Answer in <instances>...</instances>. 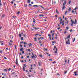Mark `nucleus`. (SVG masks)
Returning <instances> with one entry per match:
<instances>
[{
  "mask_svg": "<svg viewBox=\"0 0 78 78\" xmlns=\"http://www.w3.org/2000/svg\"><path fill=\"white\" fill-rule=\"evenodd\" d=\"M23 48H21L20 49V51H23Z\"/></svg>",
  "mask_w": 78,
  "mask_h": 78,
  "instance_id": "aec40b11",
  "label": "nucleus"
},
{
  "mask_svg": "<svg viewBox=\"0 0 78 78\" xmlns=\"http://www.w3.org/2000/svg\"><path fill=\"white\" fill-rule=\"evenodd\" d=\"M32 6V5H31V4H30L29 5V6Z\"/></svg>",
  "mask_w": 78,
  "mask_h": 78,
  "instance_id": "c756f323",
  "label": "nucleus"
},
{
  "mask_svg": "<svg viewBox=\"0 0 78 78\" xmlns=\"http://www.w3.org/2000/svg\"><path fill=\"white\" fill-rule=\"evenodd\" d=\"M72 29H71L70 30V32H72Z\"/></svg>",
  "mask_w": 78,
  "mask_h": 78,
  "instance_id": "e2e57ef3",
  "label": "nucleus"
},
{
  "mask_svg": "<svg viewBox=\"0 0 78 78\" xmlns=\"http://www.w3.org/2000/svg\"><path fill=\"white\" fill-rule=\"evenodd\" d=\"M56 63V62L55 61V62H52V63H53V64H55V63Z\"/></svg>",
  "mask_w": 78,
  "mask_h": 78,
  "instance_id": "49530a36",
  "label": "nucleus"
},
{
  "mask_svg": "<svg viewBox=\"0 0 78 78\" xmlns=\"http://www.w3.org/2000/svg\"><path fill=\"white\" fill-rule=\"evenodd\" d=\"M9 45H12V44H11V43H9Z\"/></svg>",
  "mask_w": 78,
  "mask_h": 78,
  "instance_id": "58836bf2",
  "label": "nucleus"
},
{
  "mask_svg": "<svg viewBox=\"0 0 78 78\" xmlns=\"http://www.w3.org/2000/svg\"><path fill=\"white\" fill-rule=\"evenodd\" d=\"M21 40H22V41H23V38L22 37H21Z\"/></svg>",
  "mask_w": 78,
  "mask_h": 78,
  "instance_id": "393cba45",
  "label": "nucleus"
},
{
  "mask_svg": "<svg viewBox=\"0 0 78 78\" xmlns=\"http://www.w3.org/2000/svg\"><path fill=\"white\" fill-rule=\"evenodd\" d=\"M37 35H39V34H37L35 35V36H37Z\"/></svg>",
  "mask_w": 78,
  "mask_h": 78,
  "instance_id": "a19ab883",
  "label": "nucleus"
},
{
  "mask_svg": "<svg viewBox=\"0 0 78 78\" xmlns=\"http://www.w3.org/2000/svg\"><path fill=\"white\" fill-rule=\"evenodd\" d=\"M6 74H4V76L6 77Z\"/></svg>",
  "mask_w": 78,
  "mask_h": 78,
  "instance_id": "5fc2aeb1",
  "label": "nucleus"
},
{
  "mask_svg": "<svg viewBox=\"0 0 78 78\" xmlns=\"http://www.w3.org/2000/svg\"><path fill=\"white\" fill-rule=\"evenodd\" d=\"M72 13H74V11L73 10L72 12Z\"/></svg>",
  "mask_w": 78,
  "mask_h": 78,
  "instance_id": "338daca9",
  "label": "nucleus"
},
{
  "mask_svg": "<svg viewBox=\"0 0 78 78\" xmlns=\"http://www.w3.org/2000/svg\"><path fill=\"white\" fill-rule=\"evenodd\" d=\"M33 7H35V8H39V6H38L37 5H33Z\"/></svg>",
  "mask_w": 78,
  "mask_h": 78,
  "instance_id": "423d86ee",
  "label": "nucleus"
},
{
  "mask_svg": "<svg viewBox=\"0 0 78 78\" xmlns=\"http://www.w3.org/2000/svg\"><path fill=\"white\" fill-rule=\"evenodd\" d=\"M71 22H72V23L71 24V26H72V27H73V23H74V21H72V20H71Z\"/></svg>",
  "mask_w": 78,
  "mask_h": 78,
  "instance_id": "7ed1b4c3",
  "label": "nucleus"
},
{
  "mask_svg": "<svg viewBox=\"0 0 78 78\" xmlns=\"http://www.w3.org/2000/svg\"><path fill=\"white\" fill-rule=\"evenodd\" d=\"M56 41H53L52 42V44H54V43H56Z\"/></svg>",
  "mask_w": 78,
  "mask_h": 78,
  "instance_id": "8fccbe9b",
  "label": "nucleus"
},
{
  "mask_svg": "<svg viewBox=\"0 0 78 78\" xmlns=\"http://www.w3.org/2000/svg\"><path fill=\"white\" fill-rule=\"evenodd\" d=\"M22 53L23 54V53H24V51H22Z\"/></svg>",
  "mask_w": 78,
  "mask_h": 78,
  "instance_id": "69168bd1",
  "label": "nucleus"
},
{
  "mask_svg": "<svg viewBox=\"0 0 78 78\" xmlns=\"http://www.w3.org/2000/svg\"><path fill=\"white\" fill-rule=\"evenodd\" d=\"M44 50H45V51H47V48H44Z\"/></svg>",
  "mask_w": 78,
  "mask_h": 78,
  "instance_id": "e433bc0d",
  "label": "nucleus"
},
{
  "mask_svg": "<svg viewBox=\"0 0 78 78\" xmlns=\"http://www.w3.org/2000/svg\"><path fill=\"white\" fill-rule=\"evenodd\" d=\"M69 41V39H68V41H66V44L67 45L68 44L69 45H70V42Z\"/></svg>",
  "mask_w": 78,
  "mask_h": 78,
  "instance_id": "f03ea898",
  "label": "nucleus"
},
{
  "mask_svg": "<svg viewBox=\"0 0 78 78\" xmlns=\"http://www.w3.org/2000/svg\"><path fill=\"white\" fill-rule=\"evenodd\" d=\"M38 6H39L40 7H41L43 9H44V8L43 7V6H41L40 5H39Z\"/></svg>",
  "mask_w": 78,
  "mask_h": 78,
  "instance_id": "ddd939ff",
  "label": "nucleus"
},
{
  "mask_svg": "<svg viewBox=\"0 0 78 78\" xmlns=\"http://www.w3.org/2000/svg\"><path fill=\"white\" fill-rule=\"evenodd\" d=\"M24 66L23 67V71H25V67H26V65L25 64H23Z\"/></svg>",
  "mask_w": 78,
  "mask_h": 78,
  "instance_id": "39448f33",
  "label": "nucleus"
},
{
  "mask_svg": "<svg viewBox=\"0 0 78 78\" xmlns=\"http://www.w3.org/2000/svg\"><path fill=\"white\" fill-rule=\"evenodd\" d=\"M69 30V27H66V30Z\"/></svg>",
  "mask_w": 78,
  "mask_h": 78,
  "instance_id": "a878e982",
  "label": "nucleus"
},
{
  "mask_svg": "<svg viewBox=\"0 0 78 78\" xmlns=\"http://www.w3.org/2000/svg\"><path fill=\"white\" fill-rule=\"evenodd\" d=\"M76 9H78V7H76L75 9H73V10H76Z\"/></svg>",
  "mask_w": 78,
  "mask_h": 78,
  "instance_id": "f3484780",
  "label": "nucleus"
},
{
  "mask_svg": "<svg viewBox=\"0 0 78 78\" xmlns=\"http://www.w3.org/2000/svg\"><path fill=\"white\" fill-rule=\"evenodd\" d=\"M4 70L5 72H7V71H8V69H4Z\"/></svg>",
  "mask_w": 78,
  "mask_h": 78,
  "instance_id": "4be33fe9",
  "label": "nucleus"
},
{
  "mask_svg": "<svg viewBox=\"0 0 78 78\" xmlns=\"http://www.w3.org/2000/svg\"><path fill=\"white\" fill-rule=\"evenodd\" d=\"M33 28H34V29H35V30H39V28H40L39 27H34Z\"/></svg>",
  "mask_w": 78,
  "mask_h": 78,
  "instance_id": "0eeeda50",
  "label": "nucleus"
},
{
  "mask_svg": "<svg viewBox=\"0 0 78 78\" xmlns=\"http://www.w3.org/2000/svg\"><path fill=\"white\" fill-rule=\"evenodd\" d=\"M77 22V21H76V20H75L74 23V25H75V24H76V23Z\"/></svg>",
  "mask_w": 78,
  "mask_h": 78,
  "instance_id": "9d476101",
  "label": "nucleus"
},
{
  "mask_svg": "<svg viewBox=\"0 0 78 78\" xmlns=\"http://www.w3.org/2000/svg\"><path fill=\"white\" fill-rule=\"evenodd\" d=\"M19 36L20 37H21V36H22V35H21V34H19Z\"/></svg>",
  "mask_w": 78,
  "mask_h": 78,
  "instance_id": "2f4dec72",
  "label": "nucleus"
},
{
  "mask_svg": "<svg viewBox=\"0 0 78 78\" xmlns=\"http://www.w3.org/2000/svg\"><path fill=\"white\" fill-rule=\"evenodd\" d=\"M54 34H55V33H53L52 34V36H54Z\"/></svg>",
  "mask_w": 78,
  "mask_h": 78,
  "instance_id": "0e129e2a",
  "label": "nucleus"
},
{
  "mask_svg": "<svg viewBox=\"0 0 78 78\" xmlns=\"http://www.w3.org/2000/svg\"><path fill=\"white\" fill-rule=\"evenodd\" d=\"M64 34H66V30L65 31Z\"/></svg>",
  "mask_w": 78,
  "mask_h": 78,
  "instance_id": "3c124183",
  "label": "nucleus"
},
{
  "mask_svg": "<svg viewBox=\"0 0 78 78\" xmlns=\"http://www.w3.org/2000/svg\"><path fill=\"white\" fill-rule=\"evenodd\" d=\"M2 50H0V53H2Z\"/></svg>",
  "mask_w": 78,
  "mask_h": 78,
  "instance_id": "f704fd0d",
  "label": "nucleus"
},
{
  "mask_svg": "<svg viewBox=\"0 0 78 78\" xmlns=\"http://www.w3.org/2000/svg\"><path fill=\"white\" fill-rule=\"evenodd\" d=\"M25 7L26 8H27V4H26V5H25Z\"/></svg>",
  "mask_w": 78,
  "mask_h": 78,
  "instance_id": "a18cd8bd",
  "label": "nucleus"
},
{
  "mask_svg": "<svg viewBox=\"0 0 78 78\" xmlns=\"http://www.w3.org/2000/svg\"><path fill=\"white\" fill-rule=\"evenodd\" d=\"M5 17V15L3 14V15H2V17L3 18Z\"/></svg>",
  "mask_w": 78,
  "mask_h": 78,
  "instance_id": "7c9ffc66",
  "label": "nucleus"
},
{
  "mask_svg": "<svg viewBox=\"0 0 78 78\" xmlns=\"http://www.w3.org/2000/svg\"><path fill=\"white\" fill-rule=\"evenodd\" d=\"M40 39H44V37H40Z\"/></svg>",
  "mask_w": 78,
  "mask_h": 78,
  "instance_id": "c9c22d12",
  "label": "nucleus"
},
{
  "mask_svg": "<svg viewBox=\"0 0 78 78\" xmlns=\"http://www.w3.org/2000/svg\"><path fill=\"white\" fill-rule=\"evenodd\" d=\"M13 74H15V72H14L12 73V74L13 75Z\"/></svg>",
  "mask_w": 78,
  "mask_h": 78,
  "instance_id": "bf43d9fd",
  "label": "nucleus"
},
{
  "mask_svg": "<svg viewBox=\"0 0 78 78\" xmlns=\"http://www.w3.org/2000/svg\"><path fill=\"white\" fill-rule=\"evenodd\" d=\"M54 4H56V1H54Z\"/></svg>",
  "mask_w": 78,
  "mask_h": 78,
  "instance_id": "4c0bfd02",
  "label": "nucleus"
},
{
  "mask_svg": "<svg viewBox=\"0 0 78 78\" xmlns=\"http://www.w3.org/2000/svg\"><path fill=\"white\" fill-rule=\"evenodd\" d=\"M61 29V27H59L58 28V30H59V29Z\"/></svg>",
  "mask_w": 78,
  "mask_h": 78,
  "instance_id": "c03bdc74",
  "label": "nucleus"
},
{
  "mask_svg": "<svg viewBox=\"0 0 78 78\" xmlns=\"http://www.w3.org/2000/svg\"><path fill=\"white\" fill-rule=\"evenodd\" d=\"M39 56L41 57V58H42V55H40Z\"/></svg>",
  "mask_w": 78,
  "mask_h": 78,
  "instance_id": "09e8293b",
  "label": "nucleus"
},
{
  "mask_svg": "<svg viewBox=\"0 0 78 78\" xmlns=\"http://www.w3.org/2000/svg\"><path fill=\"white\" fill-rule=\"evenodd\" d=\"M28 45L29 47H31V46H32L33 45H32V44H31V43H30V44H28Z\"/></svg>",
  "mask_w": 78,
  "mask_h": 78,
  "instance_id": "6e6552de",
  "label": "nucleus"
},
{
  "mask_svg": "<svg viewBox=\"0 0 78 78\" xmlns=\"http://www.w3.org/2000/svg\"><path fill=\"white\" fill-rule=\"evenodd\" d=\"M67 4V2L66 0L64 1V3L63 4V7L62 8V10H63L65 8V5Z\"/></svg>",
  "mask_w": 78,
  "mask_h": 78,
  "instance_id": "f257e3e1",
  "label": "nucleus"
},
{
  "mask_svg": "<svg viewBox=\"0 0 78 78\" xmlns=\"http://www.w3.org/2000/svg\"><path fill=\"white\" fill-rule=\"evenodd\" d=\"M75 38L74 37L73 38V42H75Z\"/></svg>",
  "mask_w": 78,
  "mask_h": 78,
  "instance_id": "c85d7f7f",
  "label": "nucleus"
},
{
  "mask_svg": "<svg viewBox=\"0 0 78 78\" xmlns=\"http://www.w3.org/2000/svg\"><path fill=\"white\" fill-rule=\"evenodd\" d=\"M11 68H9V70H8L9 72V71H10V70H11Z\"/></svg>",
  "mask_w": 78,
  "mask_h": 78,
  "instance_id": "72a5a7b5",
  "label": "nucleus"
},
{
  "mask_svg": "<svg viewBox=\"0 0 78 78\" xmlns=\"http://www.w3.org/2000/svg\"><path fill=\"white\" fill-rule=\"evenodd\" d=\"M17 12V14H18L19 15V13H20V12L19 11V12Z\"/></svg>",
  "mask_w": 78,
  "mask_h": 78,
  "instance_id": "cd10ccee",
  "label": "nucleus"
},
{
  "mask_svg": "<svg viewBox=\"0 0 78 78\" xmlns=\"http://www.w3.org/2000/svg\"><path fill=\"white\" fill-rule=\"evenodd\" d=\"M66 73H67V71H66V72H65L64 74H66Z\"/></svg>",
  "mask_w": 78,
  "mask_h": 78,
  "instance_id": "774afa93",
  "label": "nucleus"
},
{
  "mask_svg": "<svg viewBox=\"0 0 78 78\" xmlns=\"http://www.w3.org/2000/svg\"><path fill=\"white\" fill-rule=\"evenodd\" d=\"M11 3L12 4H14V2H13V1H12L11 2Z\"/></svg>",
  "mask_w": 78,
  "mask_h": 78,
  "instance_id": "603ef678",
  "label": "nucleus"
},
{
  "mask_svg": "<svg viewBox=\"0 0 78 78\" xmlns=\"http://www.w3.org/2000/svg\"><path fill=\"white\" fill-rule=\"evenodd\" d=\"M31 2V0H28V3H30V2Z\"/></svg>",
  "mask_w": 78,
  "mask_h": 78,
  "instance_id": "b1692460",
  "label": "nucleus"
},
{
  "mask_svg": "<svg viewBox=\"0 0 78 78\" xmlns=\"http://www.w3.org/2000/svg\"><path fill=\"white\" fill-rule=\"evenodd\" d=\"M10 42H13V41H12L10 40Z\"/></svg>",
  "mask_w": 78,
  "mask_h": 78,
  "instance_id": "13d9d810",
  "label": "nucleus"
},
{
  "mask_svg": "<svg viewBox=\"0 0 78 78\" xmlns=\"http://www.w3.org/2000/svg\"><path fill=\"white\" fill-rule=\"evenodd\" d=\"M48 36H50H50H51V35H50V34H48Z\"/></svg>",
  "mask_w": 78,
  "mask_h": 78,
  "instance_id": "864d4df0",
  "label": "nucleus"
},
{
  "mask_svg": "<svg viewBox=\"0 0 78 78\" xmlns=\"http://www.w3.org/2000/svg\"><path fill=\"white\" fill-rule=\"evenodd\" d=\"M57 75H59V76L60 75L59 74V73H57Z\"/></svg>",
  "mask_w": 78,
  "mask_h": 78,
  "instance_id": "de8ad7c7",
  "label": "nucleus"
},
{
  "mask_svg": "<svg viewBox=\"0 0 78 78\" xmlns=\"http://www.w3.org/2000/svg\"><path fill=\"white\" fill-rule=\"evenodd\" d=\"M32 58L33 59V58H36V57H35V56H34H34H33L32 57Z\"/></svg>",
  "mask_w": 78,
  "mask_h": 78,
  "instance_id": "5701e85b",
  "label": "nucleus"
},
{
  "mask_svg": "<svg viewBox=\"0 0 78 78\" xmlns=\"http://www.w3.org/2000/svg\"><path fill=\"white\" fill-rule=\"evenodd\" d=\"M70 3H71V1H69V4H70Z\"/></svg>",
  "mask_w": 78,
  "mask_h": 78,
  "instance_id": "473e14b6",
  "label": "nucleus"
},
{
  "mask_svg": "<svg viewBox=\"0 0 78 78\" xmlns=\"http://www.w3.org/2000/svg\"><path fill=\"white\" fill-rule=\"evenodd\" d=\"M70 35H69V36L67 37V38H70Z\"/></svg>",
  "mask_w": 78,
  "mask_h": 78,
  "instance_id": "6ab92c4d",
  "label": "nucleus"
},
{
  "mask_svg": "<svg viewBox=\"0 0 78 78\" xmlns=\"http://www.w3.org/2000/svg\"><path fill=\"white\" fill-rule=\"evenodd\" d=\"M56 13H57V14H59V12L58 11V10H57V9H56Z\"/></svg>",
  "mask_w": 78,
  "mask_h": 78,
  "instance_id": "2eb2a0df",
  "label": "nucleus"
},
{
  "mask_svg": "<svg viewBox=\"0 0 78 78\" xmlns=\"http://www.w3.org/2000/svg\"><path fill=\"white\" fill-rule=\"evenodd\" d=\"M23 44L24 45H28V44H27V43H26V42H24Z\"/></svg>",
  "mask_w": 78,
  "mask_h": 78,
  "instance_id": "a211bd4d",
  "label": "nucleus"
},
{
  "mask_svg": "<svg viewBox=\"0 0 78 78\" xmlns=\"http://www.w3.org/2000/svg\"><path fill=\"white\" fill-rule=\"evenodd\" d=\"M76 73H77V71H76L75 72H74V74L75 76H76V75H77V74H76Z\"/></svg>",
  "mask_w": 78,
  "mask_h": 78,
  "instance_id": "4468645a",
  "label": "nucleus"
},
{
  "mask_svg": "<svg viewBox=\"0 0 78 78\" xmlns=\"http://www.w3.org/2000/svg\"><path fill=\"white\" fill-rule=\"evenodd\" d=\"M38 66H41V64H42V62H38Z\"/></svg>",
  "mask_w": 78,
  "mask_h": 78,
  "instance_id": "20e7f679",
  "label": "nucleus"
},
{
  "mask_svg": "<svg viewBox=\"0 0 78 78\" xmlns=\"http://www.w3.org/2000/svg\"><path fill=\"white\" fill-rule=\"evenodd\" d=\"M16 65H18V60H17V58L16 59Z\"/></svg>",
  "mask_w": 78,
  "mask_h": 78,
  "instance_id": "1a4fd4ad",
  "label": "nucleus"
},
{
  "mask_svg": "<svg viewBox=\"0 0 78 78\" xmlns=\"http://www.w3.org/2000/svg\"><path fill=\"white\" fill-rule=\"evenodd\" d=\"M69 61H70V60H68L67 64H69Z\"/></svg>",
  "mask_w": 78,
  "mask_h": 78,
  "instance_id": "bb28decb",
  "label": "nucleus"
},
{
  "mask_svg": "<svg viewBox=\"0 0 78 78\" xmlns=\"http://www.w3.org/2000/svg\"><path fill=\"white\" fill-rule=\"evenodd\" d=\"M33 23H36V22L35 21H36V20H35V19L34 18H33Z\"/></svg>",
  "mask_w": 78,
  "mask_h": 78,
  "instance_id": "9b49d317",
  "label": "nucleus"
},
{
  "mask_svg": "<svg viewBox=\"0 0 78 78\" xmlns=\"http://www.w3.org/2000/svg\"><path fill=\"white\" fill-rule=\"evenodd\" d=\"M67 10L65 12V15H66V14H67Z\"/></svg>",
  "mask_w": 78,
  "mask_h": 78,
  "instance_id": "412c9836",
  "label": "nucleus"
},
{
  "mask_svg": "<svg viewBox=\"0 0 78 78\" xmlns=\"http://www.w3.org/2000/svg\"><path fill=\"white\" fill-rule=\"evenodd\" d=\"M4 58L5 59H7V58H6L5 57H4Z\"/></svg>",
  "mask_w": 78,
  "mask_h": 78,
  "instance_id": "052dcab7",
  "label": "nucleus"
},
{
  "mask_svg": "<svg viewBox=\"0 0 78 78\" xmlns=\"http://www.w3.org/2000/svg\"><path fill=\"white\" fill-rule=\"evenodd\" d=\"M49 61H53V60H52L51 59H49Z\"/></svg>",
  "mask_w": 78,
  "mask_h": 78,
  "instance_id": "37998d69",
  "label": "nucleus"
},
{
  "mask_svg": "<svg viewBox=\"0 0 78 78\" xmlns=\"http://www.w3.org/2000/svg\"><path fill=\"white\" fill-rule=\"evenodd\" d=\"M65 62H67V60H65Z\"/></svg>",
  "mask_w": 78,
  "mask_h": 78,
  "instance_id": "6e6d98bb",
  "label": "nucleus"
},
{
  "mask_svg": "<svg viewBox=\"0 0 78 78\" xmlns=\"http://www.w3.org/2000/svg\"><path fill=\"white\" fill-rule=\"evenodd\" d=\"M24 42H20V44H22V43H24Z\"/></svg>",
  "mask_w": 78,
  "mask_h": 78,
  "instance_id": "ea45409f",
  "label": "nucleus"
},
{
  "mask_svg": "<svg viewBox=\"0 0 78 78\" xmlns=\"http://www.w3.org/2000/svg\"><path fill=\"white\" fill-rule=\"evenodd\" d=\"M70 11H71V8L70 7L68 9V11L69 12H70Z\"/></svg>",
  "mask_w": 78,
  "mask_h": 78,
  "instance_id": "f8f14e48",
  "label": "nucleus"
},
{
  "mask_svg": "<svg viewBox=\"0 0 78 78\" xmlns=\"http://www.w3.org/2000/svg\"><path fill=\"white\" fill-rule=\"evenodd\" d=\"M54 49H55V48H56V46H54Z\"/></svg>",
  "mask_w": 78,
  "mask_h": 78,
  "instance_id": "4d7b16f0",
  "label": "nucleus"
},
{
  "mask_svg": "<svg viewBox=\"0 0 78 78\" xmlns=\"http://www.w3.org/2000/svg\"><path fill=\"white\" fill-rule=\"evenodd\" d=\"M28 51H30V49H28Z\"/></svg>",
  "mask_w": 78,
  "mask_h": 78,
  "instance_id": "680f3d73",
  "label": "nucleus"
},
{
  "mask_svg": "<svg viewBox=\"0 0 78 78\" xmlns=\"http://www.w3.org/2000/svg\"><path fill=\"white\" fill-rule=\"evenodd\" d=\"M34 39H35L34 40L35 41H37V40H36V38H34Z\"/></svg>",
  "mask_w": 78,
  "mask_h": 78,
  "instance_id": "79ce46f5",
  "label": "nucleus"
},
{
  "mask_svg": "<svg viewBox=\"0 0 78 78\" xmlns=\"http://www.w3.org/2000/svg\"><path fill=\"white\" fill-rule=\"evenodd\" d=\"M39 16L40 17H44V16L43 15H39Z\"/></svg>",
  "mask_w": 78,
  "mask_h": 78,
  "instance_id": "dca6fc26",
  "label": "nucleus"
}]
</instances>
